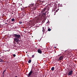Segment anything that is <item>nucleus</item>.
Listing matches in <instances>:
<instances>
[{
	"mask_svg": "<svg viewBox=\"0 0 77 77\" xmlns=\"http://www.w3.org/2000/svg\"><path fill=\"white\" fill-rule=\"evenodd\" d=\"M73 74V71L71 70L68 73V76H71Z\"/></svg>",
	"mask_w": 77,
	"mask_h": 77,
	"instance_id": "nucleus-3",
	"label": "nucleus"
},
{
	"mask_svg": "<svg viewBox=\"0 0 77 77\" xmlns=\"http://www.w3.org/2000/svg\"><path fill=\"white\" fill-rule=\"evenodd\" d=\"M33 6H34V4H32L30 5L31 7H33Z\"/></svg>",
	"mask_w": 77,
	"mask_h": 77,
	"instance_id": "nucleus-10",
	"label": "nucleus"
},
{
	"mask_svg": "<svg viewBox=\"0 0 77 77\" xmlns=\"http://www.w3.org/2000/svg\"><path fill=\"white\" fill-rule=\"evenodd\" d=\"M13 36L14 37V41L15 42H19L20 40L19 39L21 38V35L20 34H13Z\"/></svg>",
	"mask_w": 77,
	"mask_h": 77,
	"instance_id": "nucleus-1",
	"label": "nucleus"
},
{
	"mask_svg": "<svg viewBox=\"0 0 77 77\" xmlns=\"http://www.w3.org/2000/svg\"><path fill=\"white\" fill-rule=\"evenodd\" d=\"M8 24V23H5V24Z\"/></svg>",
	"mask_w": 77,
	"mask_h": 77,
	"instance_id": "nucleus-29",
	"label": "nucleus"
},
{
	"mask_svg": "<svg viewBox=\"0 0 77 77\" xmlns=\"http://www.w3.org/2000/svg\"><path fill=\"white\" fill-rule=\"evenodd\" d=\"M51 70L52 71H54V67H52L51 68Z\"/></svg>",
	"mask_w": 77,
	"mask_h": 77,
	"instance_id": "nucleus-9",
	"label": "nucleus"
},
{
	"mask_svg": "<svg viewBox=\"0 0 77 77\" xmlns=\"http://www.w3.org/2000/svg\"><path fill=\"white\" fill-rule=\"evenodd\" d=\"M6 70H4V71L3 72V73H5V72H6Z\"/></svg>",
	"mask_w": 77,
	"mask_h": 77,
	"instance_id": "nucleus-18",
	"label": "nucleus"
},
{
	"mask_svg": "<svg viewBox=\"0 0 77 77\" xmlns=\"http://www.w3.org/2000/svg\"><path fill=\"white\" fill-rule=\"evenodd\" d=\"M36 7H35V6L33 7V8H32V9H33V10H34L36 9Z\"/></svg>",
	"mask_w": 77,
	"mask_h": 77,
	"instance_id": "nucleus-8",
	"label": "nucleus"
},
{
	"mask_svg": "<svg viewBox=\"0 0 77 77\" xmlns=\"http://www.w3.org/2000/svg\"><path fill=\"white\" fill-rule=\"evenodd\" d=\"M32 58H33V57H35V55H32Z\"/></svg>",
	"mask_w": 77,
	"mask_h": 77,
	"instance_id": "nucleus-19",
	"label": "nucleus"
},
{
	"mask_svg": "<svg viewBox=\"0 0 77 77\" xmlns=\"http://www.w3.org/2000/svg\"><path fill=\"white\" fill-rule=\"evenodd\" d=\"M37 52L38 53H39L40 54H42V51H41V50L39 49L37 50Z\"/></svg>",
	"mask_w": 77,
	"mask_h": 77,
	"instance_id": "nucleus-5",
	"label": "nucleus"
},
{
	"mask_svg": "<svg viewBox=\"0 0 77 77\" xmlns=\"http://www.w3.org/2000/svg\"><path fill=\"white\" fill-rule=\"evenodd\" d=\"M42 57H46L45 56V54H43L42 55Z\"/></svg>",
	"mask_w": 77,
	"mask_h": 77,
	"instance_id": "nucleus-7",
	"label": "nucleus"
},
{
	"mask_svg": "<svg viewBox=\"0 0 77 77\" xmlns=\"http://www.w3.org/2000/svg\"><path fill=\"white\" fill-rule=\"evenodd\" d=\"M13 14L14 13H12L11 14Z\"/></svg>",
	"mask_w": 77,
	"mask_h": 77,
	"instance_id": "nucleus-27",
	"label": "nucleus"
},
{
	"mask_svg": "<svg viewBox=\"0 0 77 77\" xmlns=\"http://www.w3.org/2000/svg\"><path fill=\"white\" fill-rule=\"evenodd\" d=\"M54 48H56V47L55 46V47H54Z\"/></svg>",
	"mask_w": 77,
	"mask_h": 77,
	"instance_id": "nucleus-26",
	"label": "nucleus"
},
{
	"mask_svg": "<svg viewBox=\"0 0 77 77\" xmlns=\"http://www.w3.org/2000/svg\"><path fill=\"white\" fill-rule=\"evenodd\" d=\"M46 12H45V13H43V15H45L46 14Z\"/></svg>",
	"mask_w": 77,
	"mask_h": 77,
	"instance_id": "nucleus-20",
	"label": "nucleus"
},
{
	"mask_svg": "<svg viewBox=\"0 0 77 77\" xmlns=\"http://www.w3.org/2000/svg\"><path fill=\"white\" fill-rule=\"evenodd\" d=\"M46 10V8H44V9L42 10V11L41 12L42 13L43 12H44Z\"/></svg>",
	"mask_w": 77,
	"mask_h": 77,
	"instance_id": "nucleus-6",
	"label": "nucleus"
},
{
	"mask_svg": "<svg viewBox=\"0 0 77 77\" xmlns=\"http://www.w3.org/2000/svg\"><path fill=\"white\" fill-rule=\"evenodd\" d=\"M31 62H32V60H29L28 61V63H31Z\"/></svg>",
	"mask_w": 77,
	"mask_h": 77,
	"instance_id": "nucleus-12",
	"label": "nucleus"
},
{
	"mask_svg": "<svg viewBox=\"0 0 77 77\" xmlns=\"http://www.w3.org/2000/svg\"><path fill=\"white\" fill-rule=\"evenodd\" d=\"M13 56H14V57H15L16 56V55L15 54H14L13 55Z\"/></svg>",
	"mask_w": 77,
	"mask_h": 77,
	"instance_id": "nucleus-21",
	"label": "nucleus"
},
{
	"mask_svg": "<svg viewBox=\"0 0 77 77\" xmlns=\"http://www.w3.org/2000/svg\"><path fill=\"white\" fill-rule=\"evenodd\" d=\"M12 21H15V19L14 18L12 19L11 20Z\"/></svg>",
	"mask_w": 77,
	"mask_h": 77,
	"instance_id": "nucleus-14",
	"label": "nucleus"
},
{
	"mask_svg": "<svg viewBox=\"0 0 77 77\" xmlns=\"http://www.w3.org/2000/svg\"><path fill=\"white\" fill-rule=\"evenodd\" d=\"M3 73V77H4V73Z\"/></svg>",
	"mask_w": 77,
	"mask_h": 77,
	"instance_id": "nucleus-22",
	"label": "nucleus"
},
{
	"mask_svg": "<svg viewBox=\"0 0 77 77\" xmlns=\"http://www.w3.org/2000/svg\"><path fill=\"white\" fill-rule=\"evenodd\" d=\"M63 56H61L58 59V61H60V60H62L63 59Z\"/></svg>",
	"mask_w": 77,
	"mask_h": 77,
	"instance_id": "nucleus-4",
	"label": "nucleus"
},
{
	"mask_svg": "<svg viewBox=\"0 0 77 77\" xmlns=\"http://www.w3.org/2000/svg\"><path fill=\"white\" fill-rule=\"evenodd\" d=\"M1 26H1V24H0V28H1Z\"/></svg>",
	"mask_w": 77,
	"mask_h": 77,
	"instance_id": "nucleus-24",
	"label": "nucleus"
},
{
	"mask_svg": "<svg viewBox=\"0 0 77 77\" xmlns=\"http://www.w3.org/2000/svg\"><path fill=\"white\" fill-rule=\"evenodd\" d=\"M32 74H34V72L33 70H31L28 74V77H30V75H32Z\"/></svg>",
	"mask_w": 77,
	"mask_h": 77,
	"instance_id": "nucleus-2",
	"label": "nucleus"
},
{
	"mask_svg": "<svg viewBox=\"0 0 77 77\" xmlns=\"http://www.w3.org/2000/svg\"><path fill=\"white\" fill-rule=\"evenodd\" d=\"M17 44H19V42H16Z\"/></svg>",
	"mask_w": 77,
	"mask_h": 77,
	"instance_id": "nucleus-23",
	"label": "nucleus"
},
{
	"mask_svg": "<svg viewBox=\"0 0 77 77\" xmlns=\"http://www.w3.org/2000/svg\"><path fill=\"white\" fill-rule=\"evenodd\" d=\"M31 77H37V76L36 75H32Z\"/></svg>",
	"mask_w": 77,
	"mask_h": 77,
	"instance_id": "nucleus-15",
	"label": "nucleus"
},
{
	"mask_svg": "<svg viewBox=\"0 0 77 77\" xmlns=\"http://www.w3.org/2000/svg\"><path fill=\"white\" fill-rule=\"evenodd\" d=\"M3 60H2L1 59H0V62H3Z\"/></svg>",
	"mask_w": 77,
	"mask_h": 77,
	"instance_id": "nucleus-16",
	"label": "nucleus"
},
{
	"mask_svg": "<svg viewBox=\"0 0 77 77\" xmlns=\"http://www.w3.org/2000/svg\"><path fill=\"white\" fill-rule=\"evenodd\" d=\"M42 29H43L42 31L43 32H45V29H44V27H43Z\"/></svg>",
	"mask_w": 77,
	"mask_h": 77,
	"instance_id": "nucleus-11",
	"label": "nucleus"
},
{
	"mask_svg": "<svg viewBox=\"0 0 77 77\" xmlns=\"http://www.w3.org/2000/svg\"><path fill=\"white\" fill-rule=\"evenodd\" d=\"M48 31H51V29H50V28H49V29H48Z\"/></svg>",
	"mask_w": 77,
	"mask_h": 77,
	"instance_id": "nucleus-17",
	"label": "nucleus"
},
{
	"mask_svg": "<svg viewBox=\"0 0 77 77\" xmlns=\"http://www.w3.org/2000/svg\"><path fill=\"white\" fill-rule=\"evenodd\" d=\"M23 23V22H22V20H20V22H19V23L20 24H22Z\"/></svg>",
	"mask_w": 77,
	"mask_h": 77,
	"instance_id": "nucleus-13",
	"label": "nucleus"
},
{
	"mask_svg": "<svg viewBox=\"0 0 77 77\" xmlns=\"http://www.w3.org/2000/svg\"><path fill=\"white\" fill-rule=\"evenodd\" d=\"M15 77H18L17 76H16Z\"/></svg>",
	"mask_w": 77,
	"mask_h": 77,
	"instance_id": "nucleus-28",
	"label": "nucleus"
},
{
	"mask_svg": "<svg viewBox=\"0 0 77 77\" xmlns=\"http://www.w3.org/2000/svg\"><path fill=\"white\" fill-rule=\"evenodd\" d=\"M50 22H47V23H49Z\"/></svg>",
	"mask_w": 77,
	"mask_h": 77,
	"instance_id": "nucleus-25",
	"label": "nucleus"
}]
</instances>
